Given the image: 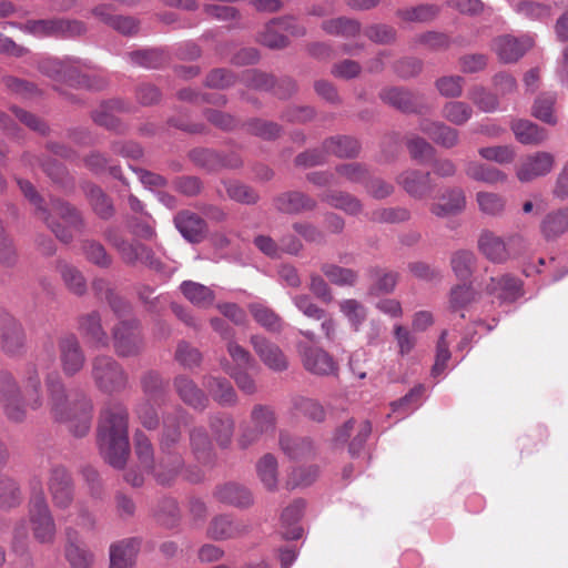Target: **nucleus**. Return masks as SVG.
<instances>
[{
  "label": "nucleus",
  "instance_id": "obj_12",
  "mask_svg": "<svg viewBox=\"0 0 568 568\" xmlns=\"http://www.w3.org/2000/svg\"><path fill=\"white\" fill-rule=\"evenodd\" d=\"M189 155L195 165L209 172L223 169L236 170L243 165L240 154L234 151L221 152L214 149L197 148L190 151Z\"/></svg>",
  "mask_w": 568,
  "mask_h": 568
},
{
  "label": "nucleus",
  "instance_id": "obj_44",
  "mask_svg": "<svg viewBox=\"0 0 568 568\" xmlns=\"http://www.w3.org/2000/svg\"><path fill=\"white\" fill-rule=\"evenodd\" d=\"M304 508V500L297 499L283 510L281 519L283 525L287 526V529L283 531L285 539L295 540L302 536L303 530L296 524L301 519Z\"/></svg>",
  "mask_w": 568,
  "mask_h": 568
},
{
  "label": "nucleus",
  "instance_id": "obj_22",
  "mask_svg": "<svg viewBox=\"0 0 568 568\" xmlns=\"http://www.w3.org/2000/svg\"><path fill=\"white\" fill-rule=\"evenodd\" d=\"M252 346L260 359L274 372H283L288 367V361L283 351L263 336L251 337Z\"/></svg>",
  "mask_w": 568,
  "mask_h": 568
},
{
  "label": "nucleus",
  "instance_id": "obj_15",
  "mask_svg": "<svg viewBox=\"0 0 568 568\" xmlns=\"http://www.w3.org/2000/svg\"><path fill=\"white\" fill-rule=\"evenodd\" d=\"M0 348L10 357L20 356L26 349L22 325L10 314H0Z\"/></svg>",
  "mask_w": 568,
  "mask_h": 568
},
{
  "label": "nucleus",
  "instance_id": "obj_45",
  "mask_svg": "<svg viewBox=\"0 0 568 568\" xmlns=\"http://www.w3.org/2000/svg\"><path fill=\"white\" fill-rule=\"evenodd\" d=\"M180 290L185 298L197 307H207L215 300L214 292L210 287L193 281L182 282Z\"/></svg>",
  "mask_w": 568,
  "mask_h": 568
},
{
  "label": "nucleus",
  "instance_id": "obj_5",
  "mask_svg": "<svg viewBox=\"0 0 568 568\" xmlns=\"http://www.w3.org/2000/svg\"><path fill=\"white\" fill-rule=\"evenodd\" d=\"M134 452L141 465L150 471L161 485H169L174 480L184 462L181 455L170 456V466L162 455L158 463L154 460V448L150 438L141 430L134 433Z\"/></svg>",
  "mask_w": 568,
  "mask_h": 568
},
{
  "label": "nucleus",
  "instance_id": "obj_37",
  "mask_svg": "<svg viewBox=\"0 0 568 568\" xmlns=\"http://www.w3.org/2000/svg\"><path fill=\"white\" fill-rule=\"evenodd\" d=\"M280 446L292 459L311 458L315 455V445L308 437H294L286 433L280 435Z\"/></svg>",
  "mask_w": 568,
  "mask_h": 568
},
{
  "label": "nucleus",
  "instance_id": "obj_14",
  "mask_svg": "<svg viewBox=\"0 0 568 568\" xmlns=\"http://www.w3.org/2000/svg\"><path fill=\"white\" fill-rule=\"evenodd\" d=\"M555 166V156L546 151H537L523 156L516 168V176L521 183H529L548 175Z\"/></svg>",
  "mask_w": 568,
  "mask_h": 568
},
{
  "label": "nucleus",
  "instance_id": "obj_62",
  "mask_svg": "<svg viewBox=\"0 0 568 568\" xmlns=\"http://www.w3.org/2000/svg\"><path fill=\"white\" fill-rule=\"evenodd\" d=\"M473 108L463 101H450L444 104L442 115L455 125H464L473 116Z\"/></svg>",
  "mask_w": 568,
  "mask_h": 568
},
{
  "label": "nucleus",
  "instance_id": "obj_57",
  "mask_svg": "<svg viewBox=\"0 0 568 568\" xmlns=\"http://www.w3.org/2000/svg\"><path fill=\"white\" fill-rule=\"evenodd\" d=\"M439 9L435 4H419L416 7L398 9L396 17L405 22L425 23L438 16Z\"/></svg>",
  "mask_w": 568,
  "mask_h": 568
},
{
  "label": "nucleus",
  "instance_id": "obj_4",
  "mask_svg": "<svg viewBox=\"0 0 568 568\" xmlns=\"http://www.w3.org/2000/svg\"><path fill=\"white\" fill-rule=\"evenodd\" d=\"M90 377L94 387L105 395L124 393L131 386L129 373L111 355L99 354L91 358Z\"/></svg>",
  "mask_w": 568,
  "mask_h": 568
},
{
  "label": "nucleus",
  "instance_id": "obj_10",
  "mask_svg": "<svg viewBox=\"0 0 568 568\" xmlns=\"http://www.w3.org/2000/svg\"><path fill=\"white\" fill-rule=\"evenodd\" d=\"M48 489L55 509L67 510L74 501L75 487L69 470L62 465L50 468Z\"/></svg>",
  "mask_w": 568,
  "mask_h": 568
},
{
  "label": "nucleus",
  "instance_id": "obj_47",
  "mask_svg": "<svg viewBox=\"0 0 568 568\" xmlns=\"http://www.w3.org/2000/svg\"><path fill=\"white\" fill-rule=\"evenodd\" d=\"M368 275L373 281L368 291L372 295L389 294L395 290L398 282V274L396 272L385 271L379 267L369 268Z\"/></svg>",
  "mask_w": 568,
  "mask_h": 568
},
{
  "label": "nucleus",
  "instance_id": "obj_9",
  "mask_svg": "<svg viewBox=\"0 0 568 568\" xmlns=\"http://www.w3.org/2000/svg\"><path fill=\"white\" fill-rule=\"evenodd\" d=\"M276 429V416L271 406L254 405L250 414V425L242 428L237 438V445L246 449L257 443L263 436L274 434Z\"/></svg>",
  "mask_w": 568,
  "mask_h": 568
},
{
  "label": "nucleus",
  "instance_id": "obj_54",
  "mask_svg": "<svg viewBox=\"0 0 568 568\" xmlns=\"http://www.w3.org/2000/svg\"><path fill=\"white\" fill-rule=\"evenodd\" d=\"M181 428L178 422H170V418L164 419V427L160 438L161 454L166 458L170 466V456L178 455L174 449L181 440Z\"/></svg>",
  "mask_w": 568,
  "mask_h": 568
},
{
  "label": "nucleus",
  "instance_id": "obj_6",
  "mask_svg": "<svg viewBox=\"0 0 568 568\" xmlns=\"http://www.w3.org/2000/svg\"><path fill=\"white\" fill-rule=\"evenodd\" d=\"M29 520L34 538L41 544L53 542L57 527L41 483L32 488L29 500Z\"/></svg>",
  "mask_w": 568,
  "mask_h": 568
},
{
  "label": "nucleus",
  "instance_id": "obj_46",
  "mask_svg": "<svg viewBox=\"0 0 568 568\" xmlns=\"http://www.w3.org/2000/svg\"><path fill=\"white\" fill-rule=\"evenodd\" d=\"M126 59L134 65L158 69L164 65L168 61V54L160 49H143L129 52Z\"/></svg>",
  "mask_w": 568,
  "mask_h": 568
},
{
  "label": "nucleus",
  "instance_id": "obj_19",
  "mask_svg": "<svg viewBox=\"0 0 568 568\" xmlns=\"http://www.w3.org/2000/svg\"><path fill=\"white\" fill-rule=\"evenodd\" d=\"M77 64L85 69H92L89 62L81 60H58L53 58H47L39 62V71L57 81H63L70 85L73 83L74 73L77 72Z\"/></svg>",
  "mask_w": 568,
  "mask_h": 568
},
{
  "label": "nucleus",
  "instance_id": "obj_18",
  "mask_svg": "<svg viewBox=\"0 0 568 568\" xmlns=\"http://www.w3.org/2000/svg\"><path fill=\"white\" fill-rule=\"evenodd\" d=\"M78 331L94 348H106L110 345V337L102 325V318L98 311L80 315L78 317Z\"/></svg>",
  "mask_w": 568,
  "mask_h": 568
},
{
  "label": "nucleus",
  "instance_id": "obj_30",
  "mask_svg": "<svg viewBox=\"0 0 568 568\" xmlns=\"http://www.w3.org/2000/svg\"><path fill=\"white\" fill-rule=\"evenodd\" d=\"M65 557L72 568H90L94 561L91 551L80 545L79 532L73 527L65 528Z\"/></svg>",
  "mask_w": 568,
  "mask_h": 568
},
{
  "label": "nucleus",
  "instance_id": "obj_26",
  "mask_svg": "<svg viewBox=\"0 0 568 568\" xmlns=\"http://www.w3.org/2000/svg\"><path fill=\"white\" fill-rule=\"evenodd\" d=\"M174 389L180 399L195 410L203 412L209 406V397L205 393L187 376L179 375L173 382Z\"/></svg>",
  "mask_w": 568,
  "mask_h": 568
},
{
  "label": "nucleus",
  "instance_id": "obj_29",
  "mask_svg": "<svg viewBox=\"0 0 568 568\" xmlns=\"http://www.w3.org/2000/svg\"><path fill=\"white\" fill-rule=\"evenodd\" d=\"M419 130L442 148L453 149L459 143L458 130L444 122L423 120Z\"/></svg>",
  "mask_w": 568,
  "mask_h": 568
},
{
  "label": "nucleus",
  "instance_id": "obj_13",
  "mask_svg": "<svg viewBox=\"0 0 568 568\" xmlns=\"http://www.w3.org/2000/svg\"><path fill=\"white\" fill-rule=\"evenodd\" d=\"M297 352L304 368L318 376L336 375L338 365L335 359L322 347L300 342Z\"/></svg>",
  "mask_w": 568,
  "mask_h": 568
},
{
  "label": "nucleus",
  "instance_id": "obj_40",
  "mask_svg": "<svg viewBox=\"0 0 568 568\" xmlns=\"http://www.w3.org/2000/svg\"><path fill=\"white\" fill-rule=\"evenodd\" d=\"M125 110L126 105L121 100H110L103 102L95 111H93L92 119L98 125L118 131L121 128V123L115 113L123 112Z\"/></svg>",
  "mask_w": 568,
  "mask_h": 568
},
{
  "label": "nucleus",
  "instance_id": "obj_33",
  "mask_svg": "<svg viewBox=\"0 0 568 568\" xmlns=\"http://www.w3.org/2000/svg\"><path fill=\"white\" fill-rule=\"evenodd\" d=\"M321 202L333 209L341 210L348 215H358L363 211V203L353 194L342 190H326L318 195Z\"/></svg>",
  "mask_w": 568,
  "mask_h": 568
},
{
  "label": "nucleus",
  "instance_id": "obj_53",
  "mask_svg": "<svg viewBox=\"0 0 568 568\" xmlns=\"http://www.w3.org/2000/svg\"><path fill=\"white\" fill-rule=\"evenodd\" d=\"M85 193L97 215L103 220H109L114 215V206L111 199L99 186L93 184L87 185Z\"/></svg>",
  "mask_w": 568,
  "mask_h": 568
},
{
  "label": "nucleus",
  "instance_id": "obj_36",
  "mask_svg": "<svg viewBox=\"0 0 568 568\" xmlns=\"http://www.w3.org/2000/svg\"><path fill=\"white\" fill-rule=\"evenodd\" d=\"M378 97L385 104L402 112L410 113L416 111L415 95L407 89L387 87L379 91Z\"/></svg>",
  "mask_w": 568,
  "mask_h": 568
},
{
  "label": "nucleus",
  "instance_id": "obj_8",
  "mask_svg": "<svg viewBox=\"0 0 568 568\" xmlns=\"http://www.w3.org/2000/svg\"><path fill=\"white\" fill-rule=\"evenodd\" d=\"M0 405L3 414L12 423H22L27 418L28 403L21 386L9 372L0 373Z\"/></svg>",
  "mask_w": 568,
  "mask_h": 568
},
{
  "label": "nucleus",
  "instance_id": "obj_42",
  "mask_svg": "<svg viewBox=\"0 0 568 568\" xmlns=\"http://www.w3.org/2000/svg\"><path fill=\"white\" fill-rule=\"evenodd\" d=\"M568 231V207L549 212L540 223V232L547 240H555Z\"/></svg>",
  "mask_w": 568,
  "mask_h": 568
},
{
  "label": "nucleus",
  "instance_id": "obj_64",
  "mask_svg": "<svg viewBox=\"0 0 568 568\" xmlns=\"http://www.w3.org/2000/svg\"><path fill=\"white\" fill-rule=\"evenodd\" d=\"M410 158L419 164H426L434 159L436 150L425 139L413 135L406 140Z\"/></svg>",
  "mask_w": 568,
  "mask_h": 568
},
{
  "label": "nucleus",
  "instance_id": "obj_34",
  "mask_svg": "<svg viewBox=\"0 0 568 568\" xmlns=\"http://www.w3.org/2000/svg\"><path fill=\"white\" fill-rule=\"evenodd\" d=\"M209 427L212 436L222 449L229 448L233 440L235 420L226 413H215L209 416Z\"/></svg>",
  "mask_w": 568,
  "mask_h": 568
},
{
  "label": "nucleus",
  "instance_id": "obj_27",
  "mask_svg": "<svg viewBox=\"0 0 568 568\" xmlns=\"http://www.w3.org/2000/svg\"><path fill=\"white\" fill-rule=\"evenodd\" d=\"M465 207V192L463 189L455 186L443 192L439 202L430 205V212L437 217H447L462 213Z\"/></svg>",
  "mask_w": 568,
  "mask_h": 568
},
{
  "label": "nucleus",
  "instance_id": "obj_61",
  "mask_svg": "<svg viewBox=\"0 0 568 568\" xmlns=\"http://www.w3.org/2000/svg\"><path fill=\"white\" fill-rule=\"evenodd\" d=\"M466 174L475 181H480L488 184L505 182L507 178L506 174H504L498 169L476 162H470L466 166Z\"/></svg>",
  "mask_w": 568,
  "mask_h": 568
},
{
  "label": "nucleus",
  "instance_id": "obj_39",
  "mask_svg": "<svg viewBox=\"0 0 568 568\" xmlns=\"http://www.w3.org/2000/svg\"><path fill=\"white\" fill-rule=\"evenodd\" d=\"M510 129L521 144L538 145L547 139V131L529 120H515Z\"/></svg>",
  "mask_w": 568,
  "mask_h": 568
},
{
  "label": "nucleus",
  "instance_id": "obj_20",
  "mask_svg": "<svg viewBox=\"0 0 568 568\" xmlns=\"http://www.w3.org/2000/svg\"><path fill=\"white\" fill-rule=\"evenodd\" d=\"M273 205L280 213L297 215L314 211L317 207V202L304 192L286 191L273 199Z\"/></svg>",
  "mask_w": 568,
  "mask_h": 568
},
{
  "label": "nucleus",
  "instance_id": "obj_21",
  "mask_svg": "<svg viewBox=\"0 0 568 568\" xmlns=\"http://www.w3.org/2000/svg\"><path fill=\"white\" fill-rule=\"evenodd\" d=\"M397 184L414 199L422 200L429 195L434 187L429 172L407 169L396 178Z\"/></svg>",
  "mask_w": 568,
  "mask_h": 568
},
{
  "label": "nucleus",
  "instance_id": "obj_58",
  "mask_svg": "<svg viewBox=\"0 0 568 568\" xmlns=\"http://www.w3.org/2000/svg\"><path fill=\"white\" fill-rule=\"evenodd\" d=\"M468 99L485 113H493L499 109L498 95L483 85H474L468 90Z\"/></svg>",
  "mask_w": 568,
  "mask_h": 568
},
{
  "label": "nucleus",
  "instance_id": "obj_50",
  "mask_svg": "<svg viewBox=\"0 0 568 568\" xmlns=\"http://www.w3.org/2000/svg\"><path fill=\"white\" fill-rule=\"evenodd\" d=\"M321 271L332 284L337 286H355L358 281L356 271L334 263H323Z\"/></svg>",
  "mask_w": 568,
  "mask_h": 568
},
{
  "label": "nucleus",
  "instance_id": "obj_2",
  "mask_svg": "<svg viewBox=\"0 0 568 568\" xmlns=\"http://www.w3.org/2000/svg\"><path fill=\"white\" fill-rule=\"evenodd\" d=\"M17 183L23 196L33 206L34 216L40 219L52 231L58 240L63 243H70L73 240V233L71 230L79 233L84 230V220L77 207L61 199L51 200L52 210L68 225L62 226L53 220L43 196L37 191L30 181L17 179Z\"/></svg>",
  "mask_w": 568,
  "mask_h": 568
},
{
  "label": "nucleus",
  "instance_id": "obj_24",
  "mask_svg": "<svg viewBox=\"0 0 568 568\" xmlns=\"http://www.w3.org/2000/svg\"><path fill=\"white\" fill-rule=\"evenodd\" d=\"M531 47L532 41L528 37L515 38L506 34L494 40V50L504 63L518 61Z\"/></svg>",
  "mask_w": 568,
  "mask_h": 568
},
{
  "label": "nucleus",
  "instance_id": "obj_25",
  "mask_svg": "<svg viewBox=\"0 0 568 568\" xmlns=\"http://www.w3.org/2000/svg\"><path fill=\"white\" fill-rule=\"evenodd\" d=\"M487 294L495 295L501 302L513 303L524 295L523 282L509 274L490 277L486 285Z\"/></svg>",
  "mask_w": 568,
  "mask_h": 568
},
{
  "label": "nucleus",
  "instance_id": "obj_28",
  "mask_svg": "<svg viewBox=\"0 0 568 568\" xmlns=\"http://www.w3.org/2000/svg\"><path fill=\"white\" fill-rule=\"evenodd\" d=\"M246 532V527L227 515H219L210 521L206 535L213 540L239 538Z\"/></svg>",
  "mask_w": 568,
  "mask_h": 568
},
{
  "label": "nucleus",
  "instance_id": "obj_56",
  "mask_svg": "<svg viewBox=\"0 0 568 568\" xmlns=\"http://www.w3.org/2000/svg\"><path fill=\"white\" fill-rule=\"evenodd\" d=\"M229 199L245 205L256 204L260 200L258 193L240 181L229 180L223 182Z\"/></svg>",
  "mask_w": 568,
  "mask_h": 568
},
{
  "label": "nucleus",
  "instance_id": "obj_60",
  "mask_svg": "<svg viewBox=\"0 0 568 568\" xmlns=\"http://www.w3.org/2000/svg\"><path fill=\"white\" fill-rule=\"evenodd\" d=\"M476 264L474 252L459 250L453 253L450 257L452 270L460 280H467L471 276Z\"/></svg>",
  "mask_w": 568,
  "mask_h": 568
},
{
  "label": "nucleus",
  "instance_id": "obj_7",
  "mask_svg": "<svg viewBox=\"0 0 568 568\" xmlns=\"http://www.w3.org/2000/svg\"><path fill=\"white\" fill-rule=\"evenodd\" d=\"M114 353L121 358L139 356L144 349L141 322L135 318L121 320L112 327Z\"/></svg>",
  "mask_w": 568,
  "mask_h": 568
},
{
  "label": "nucleus",
  "instance_id": "obj_23",
  "mask_svg": "<svg viewBox=\"0 0 568 568\" xmlns=\"http://www.w3.org/2000/svg\"><path fill=\"white\" fill-rule=\"evenodd\" d=\"M23 394L30 409L39 410L42 408L44 397L42 393V381L37 363H28L21 375Z\"/></svg>",
  "mask_w": 568,
  "mask_h": 568
},
{
  "label": "nucleus",
  "instance_id": "obj_17",
  "mask_svg": "<svg viewBox=\"0 0 568 568\" xmlns=\"http://www.w3.org/2000/svg\"><path fill=\"white\" fill-rule=\"evenodd\" d=\"M173 222L181 235L192 244H199L207 236L209 226L206 221L192 211L182 210L178 212Z\"/></svg>",
  "mask_w": 568,
  "mask_h": 568
},
{
  "label": "nucleus",
  "instance_id": "obj_48",
  "mask_svg": "<svg viewBox=\"0 0 568 568\" xmlns=\"http://www.w3.org/2000/svg\"><path fill=\"white\" fill-rule=\"evenodd\" d=\"M321 27L327 34L343 38H353L361 32V23L347 17L325 20Z\"/></svg>",
  "mask_w": 568,
  "mask_h": 568
},
{
  "label": "nucleus",
  "instance_id": "obj_3",
  "mask_svg": "<svg viewBox=\"0 0 568 568\" xmlns=\"http://www.w3.org/2000/svg\"><path fill=\"white\" fill-rule=\"evenodd\" d=\"M44 382L49 398L50 412L53 417L59 422H70L69 429L75 437L85 436L91 427V399L87 395H82L80 405L83 414L78 422H71L73 406L69 400L67 388L60 373L54 369L49 372L45 375Z\"/></svg>",
  "mask_w": 568,
  "mask_h": 568
},
{
  "label": "nucleus",
  "instance_id": "obj_31",
  "mask_svg": "<svg viewBox=\"0 0 568 568\" xmlns=\"http://www.w3.org/2000/svg\"><path fill=\"white\" fill-rule=\"evenodd\" d=\"M141 540L129 538L110 547V568H132L140 550Z\"/></svg>",
  "mask_w": 568,
  "mask_h": 568
},
{
  "label": "nucleus",
  "instance_id": "obj_38",
  "mask_svg": "<svg viewBox=\"0 0 568 568\" xmlns=\"http://www.w3.org/2000/svg\"><path fill=\"white\" fill-rule=\"evenodd\" d=\"M203 385L219 405L230 407L237 403L236 393L227 379L207 376L205 377Z\"/></svg>",
  "mask_w": 568,
  "mask_h": 568
},
{
  "label": "nucleus",
  "instance_id": "obj_51",
  "mask_svg": "<svg viewBox=\"0 0 568 568\" xmlns=\"http://www.w3.org/2000/svg\"><path fill=\"white\" fill-rule=\"evenodd\" d=\"M22 494L19 484L12 477L0 475V508L9 510L20 506Z\"/></svg>",
  "mask_w": 568,
  "mask_h": 568
},
{
  "label": "nucleus",
  "instance_id": "obj_11",
  "mask_svg": "<svg viewBox=\"0 0 568 568\" xmlns=\"http://www.w3.org/2000/svg\"><path fill=\"white\" fill-rule=\"evenodd\" d=\"M57 346L64 376L73 377L78 375L84 368L87 359L78 336L73 333H67L58 338Z\"/></svg>",
  "mask_w": 568,
  "mask_h": 568
},
{
  "label": "nucleus",
  "instance_id": "obj_32",
  "mask_svg": "<svg viewBox=\"0 0 568 568\" xmlns=\"http://www.w3.org/2000/svg\"><path fill=\"white\" fill-rule=\"evenodd\" d=\"M214 497L229 506L245 508L253 504V495L248 488L237 483H227L216 487Z\"/></svg>",
  "mask_w": 568,
  "mask_h": 568
},
{
  "label": "nucleus",
  "instance_id": "obj_52",
  "mask_svg": "<svg viewBox=\"0 0 568 568\" xmlns=\"http://www.w3.org/2000/svg\"><path fill=\"white\" fill-rule=\"evenodd\" d=\"M556 101V93L545 92L539 94L534 101L531 114L549 125H555L557 123L555 115Z\"/></svg>",
  "mask_w": 568,
  "mask_h": 568
},
{
  "label": "nucleus",
  "instance_id": "obj_43",
  "mask_svg": "<svg viewBox=\"0 0 568 568\" xmlns=\"http://www.w3.org/2000/svg\"><path fill=\"white\" fill-rule=\"evenodd\" d=\"M21 162L30 168H33L36 163H40L43 172L53 183L63 185L69 181V174L65 166L55 160L48 159L40 161L38 156L26 152L21 156Z\"/></svg>",
  "mask_w": 568,
  "mask_h": 568
},
{
  "label": "nucleus",
  "instance_id": "obj_16",
  "mask_svg": "<svg viewBox=\"0 0 568 568\" xmlns=\"http://www.w3.org/2000/svg\"><path fill=\"white\" fill-rule=\"evenodd\" d=\"M371 433L372 425L369 420H362L356 425L355 419L351 418L336 429L334 440L337 443H346L352 437L348 445V453L352 457H357L363 450Z\"/></svg>",
  "mask_w": 568,
  "mask_h": 568
},
{
  "label": "nucleus",
  "instance_id": "obj_55",
  "mask_svg": "<svg viewBox=\"0 0 568 568\" xmlns=\"http://www.w3.org/2000/svg\"><path fill=\"white\" fill-rule=\"evenodd\" d=\"M190 445L193 454L199 460L205 462L213 450L212 439L203 426H195L190 429Z\"/></svg>",
  "mask_w": 568,
  "mask_h": 568
},
{
  "label": "nucleus",
  "instance_id": "obj_35",
  "mask_svg": "<svg viewBox=\"0 0 568 568\" xmlns=\"http://www.w3.org/2000/svg\"><path fill=\"white\" fill-rule=\"evenodd\" d=\"M479 251L495 263L506 262L510 257L507 243L494 232L485 230L478 239Z\"/></svg>",
  "mask_w": 568,
  "mask_h": 568
},
{
  "label": "nucleus",
  "instance_id": "obj_63",
  "mask_svg": "<svg viewBox=\"0 0 568 568\" xmlns=\"http://www.w3.org/2000/svg\"><path fill=\"white\" fill-rule=\"evenodd\" d=\"M260 480L268 490L277 487V460L272 454H265L256 465Z\"/></svg>",
  "mask_w": 568,
  "mask_h": 568
},
{
  "label": "nucleus",
  "instance_id": "obj_41",
  "mask_svg": "<svg viewBox=\"0 0 568 568\" xmlns=\"http://www.w3.org/2000/svg\"><path fill=\"white\" fill-rule=\"evenodd\" d=\"M323 148L326 153L341 159H353L358 156L361 152V143L358 140L348 135L328 138L323 142Z\"/></svg>",
  "mask_w": 568,
  "mask_h": 568
},
{
  "label": "nucleus",
  "instance_id": "obj_1",
  "mask_svg": "<svg viewBox=\"0 0 568 568\" xmlns=\"http://www.w3.org/2000/svg\"><path fill=\"white\" fill-rule=\"evenodd\" d=\"M97 443L103 459L122 469L130 454L129 410L120 400H109L100 412Z\"/></svg>",
  "mask_w": 568,
  "mask_h": 568
},
{
  "label": "nucleus",
  "instance_id": "obj_49",
  "mask_svg": "<svg viewBox=\"0 0 568 568\" xmlns=\"http://www.w3.org/2000/svg\"><path fill=\"white\" fill-rule=\"evenodd\" d=\"M57 270L71 293L81 296L87 292V281L83 274L75 266L68 264L67 262L59 261L57 263Z\"/></svg>",
  "mask_w": 568,
  "mask_h": 568
},
{
  "label": "nucleus",
  "instance_id": "obj_59",
  "mask_svg": "<svg viewBox=\"0 0 568 568\" xmlns=\"http://www.w3.org/2000/svg\"><path fill=\"white\" fill-rule=\"evenodd\" d=\"M341 313L347 318L352 328L357 332L367 318L366 306L355 298H346L338 304Z\"/></svg>",
  "mask_w": 568,
  "mask_h": 568
}]
</instances>
